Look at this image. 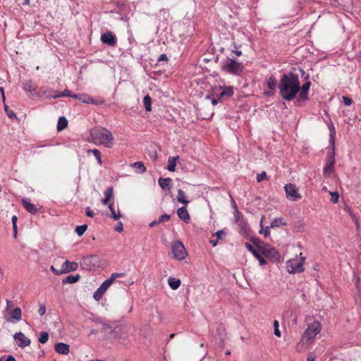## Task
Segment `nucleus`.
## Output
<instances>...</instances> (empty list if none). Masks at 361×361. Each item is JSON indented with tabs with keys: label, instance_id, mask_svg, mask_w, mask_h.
<instances>
[{
	"label": "nucleus",
	"instance_id": "f257e3e1",
	"mask_svg": "<svg viewBox=\"0 0 361 361\" xmlns=\"http://www.w3.org/2000/svg\"><path fill=\"white\" fill-rule=\"evenodd\" d=\"M300 89L299 78L297 75L289 73L283 74L279 81V90L281 97L286 101L293 100Z\"/></svg>",
	"mask_w": 361,
	"mask_h": 361
},
{
	"label": "nucleus",
	"instance_id": "f03ea898",
	"mask_svg": "<svg viewBox=\"0 0 361 361\" xmlns=\"http://www.w3.org/2000/svg\"><path fill=\"white\" fill-rule=\"evenodd\" d=\"M89 140L96 145H102L106 147H111L114 137L111 133L104 128H97L90 131Z\"/></svg>",
	"mask_w": 361,
	"mask_h": 361
},
{
	"label": "nucleus",
	"instance_id": "7ed1b4c3",
	"mask_svg": "<svg viewBox=\"0 0 361 361\" xmlns=\"http://www.w3.org/2000/svg\"><path fill=\"white\" fill-rule=\"evenodd\" d=\"M4 319L11 323H16L22 319V312L20 307L14 308V302L6 300V307L3 311Z\"/></svg>",
	"mask_w": 361,
	"mask_h": 361
},
{
	"label": "nucleus",
	"instance_id": "20e7f679",
	"mask_svg": "<svg viewBox=\"0 0 361 361\" xmlns=\"http://www.w3.org/2000/svg\"><path fill=\"white\" fill-rule=\"evenodd\" d=\"M221 69L228 73L239 75L243 71V66L242 63L228 58L221 63Z\"/></svg>",
	"mask_w": 361,
	"mask_h": 361
},
{
	"label": "nucleus",
	"instance_id": "39448f33",
	"mask_svg": "<svg viewBox=\"0 0 361 361\" xmlns=\"http://www.w3.org/2000/svg\"><path fill=\"white\" fill-rule=\"evenodd\" d=\"M322 329L321 323L318 321H314L310 324L302 334V338L307 343L310 344L315 338L316 336Z\"/></svg>",
	"mask_w": 361,
	"mask_h": 361
},
{
	"label": "nucleus",
	"instance_id": "423d86ee",
	"mask_svg": "<svg viewBox=\"0 0 361 361\" xmlns=\"http://www.w3.org/2000/svg\"><path fill=\"white\" fill-rule=\"evenodd\" d=\"M82 269L91 271L102 267L100 258L97 255H89L82 258L80 262Z\"/></svg>",
	"mask_w": 361,
	"mask_h": 361
},
{
	"label": "nucleus",
	"instance_id": "0eeeda50",
	"mask_svg": "<svg viewBox=\"0 0 361 361\" xmlns=\"http://www.w3.org/2000/svg\"><path fill=\"white\" fill-rule=\"evenodd\" d=\"M257 249L263 256L274 262H278L281 258V255L279 252L274 247L268 244L262 243V245H258Z\"/></svg>",
	"mask_w": 361,
	"mask_h": 361
},
{
	"label": "nucleus",
	"instance_id": "6e6552de",
	"mask_svg": "<svg viewBox=\"0 0 361 361\" xmlns=\"http://www.w3.org/2000/svg\"><path fill=\"white\" fill-rule=\"evenodd\" d=\"M129 328L126 325H117L112 331L114 338L123 344L128 343Z\"/></svg>",
	"mask_w": 361,
	"mask_h": 361
},
{
	"label": "nucleus",
	"instance_id": "1a4fd4ad",
	"mask_svg": "<svg viewBox=\"0 0 361 361\" xmlns=\"http://www.w3.org/2000/svg\"><path fill=\"white\" fill-rule=\"evenodd\" d=\"M305 257L290 259L287 262V269L289 273H301L304 271Z\"/></svg>",
	"mask_w": 361,
	"mask_h": 361
},
{
	"label": "nucleus",
	"instance_id": "9d476101",
	"mask_svg": "<svg viewBox=\"0 0 361 361\" xmlns=\"http://www.w3.org/2000/svg\"><path fill=\"white\" fill-rule=\"evenodd\" d=\"M171 250L173 257L178 260H183L188 255V252L184 245L179 240L175 241L172 243Z\"/></svg>",
	"mask_w": 361,
	"mask_h": 361
},
{
	"label": "nucleus",
	"instance_id": "9b49d317",
	"mask_svg": "<svg viewBox=\"0 0 361 361\" xmlns=\"http://www.w3.org/2000/svg\"><path fill=\"white\" fill-rule=\"evenodd\" d=\"M286 197L290 200L296 201L301 198L298 190L295 185L288 183L284 186Z\"/></svg>",
	"mask_w": 361,
	"mask_h": 361
},
{
	"label": "nucleus",
	"instance_id": "f8f14e48",
	"mask_svg": "<svg viewBox=\"0 0 361 361\" xmlns=\"http://www.w3.org/2000/svg\"><path fill=\"white\" fill-rule=\"evenodd\" d=\"M311 86V82L307 81L305 82L302 87H300V91L298 93V97H297V102L300 104H303L304 102L309 100L308 92Z\"/></svg>",
	"mask_w": 361,
	"mask_h": 361
},
{
	"label": "nucleus",
	"instance_id": "ddd939ff",
	"mask_svg": "<svg viewBox=\"0 0 361 361\" xmlns=\"http://www.w3.org/2000/svg\"><path fill=\"white\" fill-rule=\"evenodd\" d=\"M123 273H113L111 276L105 280L99 287V288L105 293L106 290L112 285L116 279L123 277Z\"/></svg>",
	"mask_w": 361,
	"mask_h": 361
},
{
	"label": "nucleus",
	"instance_id": "4468645a",
	"mask_svg": "<svg viewBox=\"0 0 361 361\" xmlns=\"http://www.w3.org/2000/svg\"><path fill=\"white\" fill-rule=\"evenodd\" d=\"M101 41L102 43L111 47H115L117 44L116 37L110 31H107L102 35Z\"/></svg>",
	"mask_w": 361,
	"mask_h": 361
},
{
	"label": "nucleus",
	"instance_id": "2eb2a0df",
	"mask_svg": "<svg viewBox=\"0 0 361 361\" xmlns=\"http://www.w3.org/2000/svg\"><path fill=\"white\" fill-rule=\"evenodd\" d=\"M14 339L17 342L18 345L22 348L29 346L31 343L30 340L22 332L15 334Z\"/></svg>",
	"mask_w": 361,
	"mask_h": 361
},
{
	"label": "nucleus",
	"instance_id": "dca6fc26",
	"mask_svg": "<svg viewBox=\"0 0 361 361\" xmlns=\"http://www.w3.org/2000/svg\"><path fill=\"white\" fill-rule=\"evenodd\" d=\"M235 219L236 224L240 228L241 232L247 233L249 230V226L243 217V215L238 210H236L235 213Z\"/></svg>",
	"mask_w": 361,
	"mask_h": 361
},
{
	"label": "nucleus",
	"instance_id": "f3484780",
	"mask_svg": "<svg viewBox=\"0 0 361 361\" xmlns=\"http://www.w3.org/2000/svg\"><path fill=\"white\" fill-rule=\"evenodd\" d=\"M78 268V264L75 262L66 260L62 264L63 274L74 271Z\"/></svg>",
	"mask_w": 361,
	"mask_h": 361
},
{
	"label": "nucleus",
	"instance_id": "a211bd4d",
	"mask_svg": "<svg viewBox=\"0 0 361 361\" xmlns=\"http://www.w3.org/2000/svg\"><path fill=\"white\" fill-rule=\"evenodd\" d=\"M21 202L23 207L27 212L32 214H35L37 213L38 209L36 205L32 204L27 199H22Z\"/></svg>",
	"mask_w": 361,
	"mask_h": 361
},
{
	"label": "nucleus",
	"instance_id": "6ab92c4d",
	"mask_svg": "<svg viewBox=\"0 0 361 361\" xmlns=\"http://www.w3.org/2000/svg\"><path fill=\"white\" fill-rule=\"evenodd\" d=\"M177 214L181 220L185 223H189L190 216L185 207L179 208L177 211Z\"/></svg>",
	"mask_w": 361,
	"mask_h": 361
},
{
	"label": "nucleus",
	"instance_id": "aec40b11",
	"mask_svg": "<svg viewBox=\"0 0 361 361\" xmlns=\"http://www.w3.org/2000/svg\"><path fill=\"white\" fill-rule=\"evenodd\" d=\"M54 350L59 354L68 355L69 353V345L64 343H58L55 345Z\"/></svg>",
	"mask_w": 361,
	"mask_h": 361
},
{
	"label": "nucleus",
	"instance_id": "412c9836",
	"mask_svg": "<svg viewBox=\"0 0 361 361\" xmlns=\"http://www.w3.org/2000/svg\"><path fill=\"white\" fill-rule=\"evenodd\" d=\"M73 98L77 99L81 101L82 102L86 103V104H90V103L96 104L94 100L93 99H92L87 94H73Z\"/></svg>",
	"mask_w": 361,
	"mask_h": 361
},
{
	"label": "nucleus",
	"instance_id": "4be33fe9",
	"mask_svg": "<svg viewBox=\"0 0 361 361\" xmlns=\"http://www.w3.org/2000/svg\"><path fill=\"white\" fill-rule=\"evenodd\" d=\"M172 180L170 178H159L158 183L159 186L164 190L169 191L171 188V183Z\"/></svg>",
	"mask_w": 361,
	"mask_h": 361
},
{
	"label": "nucleus",
	"instance_id": "5701e85b",
	"mask_svg": "<svg viewBox=\"0 0 361 361\" xmlns=\"http://www.w3.org/2000/svg\"><path fill=\"white\" fill-rule=\"evenodd\" d=\"M80 279V275L76 274L75 276L73 275H68L66 278H64L62 280V282L63 284H68V283H74L78 281Z\"/></svg>",
	"mask_w": 361,
	"mask_h": 361
},
{
	"label": "nucleus",
	"instance_id": "b1692460",
	"mask_svg": "<svg viewBox=\"0 0 361 361\" xmlns=\"http://www.w3.org/2000/svg\"><path fill=\"white\" fill-rule=\"evenodd\" d=\"M168 283H169V285L171 287V288H172L173 290L178 289L181 283L180 279H176L173 277H170L168 279Z\"/></svg>",
	"mask_w": 361,
	"mask_h": 361
},
{
	"label": "nucleus",
	"instance_id": "393cba45",
	"mask_svg": "<svg viewBox=\"0 0 361 361\" xmlns=\"http://www.w3.org/2000/svg\"><path fill=\"white\" fill-rule=\"evenodd\" d=\"M234 92L232 87H227L224 90H221L219 94V99H221L224 97H230L233 96Z\"/></svg>",
	"mask_w": 361,
	"mask_h": 361
},
{
	"label": "nucleus",
	"instance_id": "a878e982",
	"mask_svg": "<svg viewBox=\"0 0 361 361\" xmlns=\"http://www.w3.org/2000/svg\"><path fill=\"white\" fill-rule=\"evenodd\" d=\"M113 191H114V189L112 187H109L105 190V192H104L105 197L102 200L103 204L106 205L109 203L110 199L113 197Z\"/></svg>",
	"mask_w": 361,
	"mask_h": 361
},
{
	"label": "nucleus",
	"instance_id": "bb28decb",
	"mask_svg": "<svg viewBox=\"0 0 361 361\" xmlns=\"http://www.w3.org/2000/svg\"><path fill=\"white\" fill-rule=\"evenodd\" d=\"M266 83L269 90H276V85H277V80L274 76L271 75L268 79H267Z\"/></svg>",
	"mask_w": 361,
	"mask_h": 361
},
{
	"label": "nucleus",
	"instance_id": "cd10ccee",
	"mask_svg": "<svg viewBox=\"0 0 361 361\" xmlns=\"http://www.w3.org/2000/svg\"><path fill=\"white\" fill-rule=\"evenodd\" d=\"M179 158L178 156H177L176 157H170L168 159V166H167V169L169 171H175V169H176V160Z\"/></svg>",
	"mask_w": 361,
	"mask_h": 361
},
{
	"label": "nucleus",
	"instance_id": "c85d7f7f",
	"mask_svg": "<svg viewBox=\"0 0 361 361\" xmlns=\"http://www.w3.org/2000/svg\"><path fill=\"white\" fill-rule=\"evenodd\" d=\"M37 85L35 82L32 81H27L24 84V90L30 92H34L36 91Z\"/></svg>",
	"mask_w": 361,
	"mask_h": 361
},
{
	"label": "nucleus",
	"instance_id": "c756f323",
	"mask_svg": "<svg viewBox=\"0 0 361 361\" xmlns=\"http://www.w3.org/2000/svg\"><path fill=\"white\" fill-rule=\"evenodd\" d=\"M177 200L178 202L184 204H187L189 202L186 199L185 193L181 189L178 190Z\"/></svg>",
	"mask_w": 361,
	"mask_h": 361
},
{
	"label": "nucleus",
	"instance_id": "7c9ffc66",
	"mask_svg": "<svg viewBox=\"0 0 361 361\" xmlns=\"http://www.w3.org/2000/svg\"><path fill=\"white\" fill-rule=\"evenodd\" d=\"M68 126V121L65 117H60L57 123V129L59 131L63 130Z\"/></svg>",
	"mask_w": 361,
	"mask_h": 361
},
{
	"label": "nucleus",
	"instance_id": "2f4dec72",
	"mask_svg": "<svg viewBox=\"0 0 361 361\" xmlns=\"http://www.w3.org/2000/svg\"><path fill=\"white\" fill-rule=\"evenodd\" d=\"M310 344L307 343L305 341H303L302 338L300 341L296 345V350L298 352H302L306 350L309 347Z\"/></svg>",
	"mask_w": 361,
	"mask_h": 361
},
{
	"label": "nucleus",
	"instance_id": "473e14b6",
	"mask_svg": "<svg viewBox=\"0 0 361 361\" xmlns=\"http://www.w3.org/2000/svg\"><path fill=\"white\" fill-rule=\"evenodd\" d=\"M143 104L147 111L152 110V99L149 95L145 96L143 99Z\"/></svg>",
	"mask_w": 361,
	"mask_h": 361
},
{
	"label": "nucleus",
	"instance_id": "72a5a7b5",
	"mask_svg": "<svg viewBox=\"0 0 361 361\" xmlns=\"http://www.w3.org/2000/svg\"><path fill=\"white\" fill-rule=\"evenodd\" d=\"M133 166L135 169L136 171L140 173H142L146 171V167L141 161L135 162Z\"/></svg>",
	"mask_w": 361,
	"mask_h": 361
},
{
	"label": "nucleus",
	"instance_id": "f704fd0d",
	"mask_svg": "<svg viewBox=\"0 0 361 361\" xmlns=\"http://www.w3.org/2000/svg\"><path fill=\"white\" fill-rule=\"evenodd\" d=\"M286 223L283 221V219L282 218H276L271 221L269 227L275 228V227H279L281 225H286Z\"/></svg>",
	"mask_w": 361,
	"mask_h": 361
},
{
	"label": "nucleus",
	"instance_id": "c9c22d12",
	"mask_svg": "<svg viewBox=\"0 0 361 361\" xmlns=\"http://www.w3.org/2000/svg\"><path fill=\"white\" fill-rule=\"evenodd\" d=\"M109 208L111 211V217L115 220H118L121 217L120 212H118V213L116 212L113 204H109Z\"/></svg>",
	"mask_w": 361,
	"mask_h": 361
},
{
	"label": "nucleus",
	"instance_id": "e433bc0d",
	"mask_svg": "<svg viewBox=\"0 0 361 361\" xmlns=\"http://www.w3.org/2000/svg\"><path fill=\"white\" fill-rule=\"evenodd\" d=\"M87 228V226L86 224L82 225V226H78L75 228V232L79 236H82L84 233L86 231Z\"/></svg>",
	"mask_w": 361,
	"mask_h": 361
},
{
	"label": "nucleus",
	"instance_id": "4c0bfd02",
	"mask_svg": "<svg viewBox=\"0 0 361 361\" xmlns=\"http://www.w3.org/2000/svg\"><path fill=\"white\" fill-rule=\"evenodd\" d=\"M73 94L71 93V92L70 90H64L63 92L58 94H55V95H53L52 97L54 98H57V97H73Z\"/></svg>",
	"mask_w": 361,
	"mask_h": 361
},
{
	"label": "nucleus",
	"instance_id": "58836bf2",
	"mask_svg": "<svg viewBox=\"0 0 361 361\" xmlns=\"http://www.w3.org/2000/svg\"><path fill=\"white\" fill-rule=\"evenodd\" d=\"M48 338H49L48 333L43 331L40 334V336L39 338V342L41 343H45L47 342Z\"/></svg>",
	"mask_w": 361,
	"mask_h": 361
},
{
	"label": "nucleus",
	"instance_id": "ea45409f",
	"mask_svg": "<svg viewBox=\"0 0 361 361\" xmlns=\"http://www.w3.org/2000/svg\"><path fill=\"white\" fill-rule=\"evenodd\" d=\"M104 293L98 288L97 290L94 293L93 298L95 300L99 301L102 298Z\"/></svg>",
	"mask_w": 361,
	"mask_h": 361
},
{
	"label": "nucleus",
	"instance_id": "a19ab883",
	"mask_svg": "<svg viewBox=\"0 0 361 361\" xmlns=\"http://www.w3.org/2000/svg\"><path fill=\"white\" fill-rule=\"evenodd\" d=\"M334 165H330V164H326L325 167L324 168V175L330 174L334 172Z\"/></svg>",
	"mask_w": 361,
	"mask_h": 361
},
{
	"label": "nucleus",
	"instance_id": "79ce46f5",
	"mask_svg": "<svg viewBox=\"0 0 361 361\" xmlns=\"http://www.w3.org/2000/svg\"><path fill=\"white\" fill-rule=\"evenodd\" d=\"M91 152L93 154V155L95 157V158L97 159L98 163L99 164H102V158H101L100 152L97 149H94Z\"/></svg>",
	"mask_w": 361,
	"mask_h": 361
},
{
	"label": "nucleus",
	"instance_id": "37998d69",
	"mask_svg": "<svg viewBox=\"0 0 361 361\" xmlns=\"http://www.w3.org/2000/svg\"><path fill=\"white\" fill-rule=\"evenodd\" d=\"M279 324L277 320H274V334L278 336L281 337V331H279Z\"/></svg>",
	"mask_w": 361,
	"mask_h": 361
},
{
	"label": "nucleus",
	"instance_id": "c03bdc74",
	"mask_svg": "<svg viewBox=\"0 0 361 361\" xmlns=\"http://www.w3.org/2000/svg\"><path fill=\"white\" fill-rule=\"evenodd\" d=\"M330 195H331V202L334 204H336L338 202L339 195L338 192H329Z\"/></svg>",
	"mask_w": 361,
	"mask_h": 361
},
{
	"label": "nucleus",
	"instance_id": "a18cd8bd",
	"mask_svg": "<svg viewBox=\"0 0 361 361\" xmlns=\"http://www.w3.org/2000/svg\"><path fill=\"white\" fill-rule=\"evenodd\" d=\"M170 218H171L170 215L163 214L159 216V218L158 219V222H159V224L163 223V222H166V221H169Z\"/></svg>",
	"mask_w": 361,
	"mask_h": 361
},
{
	"label": "nucleus",
	"instance_id": "49530a36",
	"mask_svg": "<svg viewBox=\"0 0 361 361\" xmlns=\"http://www.w3.org/2000/svg\"><path fill=\"white\" fill-rule=\"evenodd\" d=\"M267 178V173L265 171L262 172L261 173L257 174V182H262L264 179Z\"/></svg>",
	"mask_w": 361,
	"mask_h": 361
},
{
	"label": "nucleus",
	"instance_id": "de8ad7c7",
	"mask_svg": "<svg viewBox=\"0 0 361 361\" xmlns=\"http://www.w3.org/2000/svg\"><path fill=\"white\" fill-rule=\"evenodd\" d=\"M4 109H5V111L6 113L7 116L10 118L16 117L15 113L12 110H10L7 106H4Z\"/></svg>",
	"mask_w": 361,
	"mask_h": 361
},
{
	"label": "nucleus",
	"instance_id": "09e8293b",
	"mask_svg": "<svg viewBox=\"0 0 361 361\" xmlns=\"http://www.w3.org/2000/svg\"><path fill=\"white\" fill-rule=\"evenodd\" d=\"M335 159H334V152L327 156V164H330V165H334Z\"/></svg>",
	"mask_w": 361,
	"mask_h": 361
},
{
	"label": "nucleus",
	"instance_id": "8fccbe9b",
	"mask_svg": "<svg viewBox=\"0 0 361 361\" xmlns=\"http://www.w3.org/2000/svg\"><path fill=\"white\" fill-rule=\"evenodd\" d=\"M50 269L56 275H60V274H63L62 267H61L60 269H56L54 266H51Z\"/></svg>",
	"mask_w": 361,
	"mask_h": 361
},
{
	"label": "nucleus",
	"instance_id": "3c124183",
	"mask_svg": "<svg viewBox=\"0 0 361 361\" xmlns=\"http://www.w3.org/2000/svg\"><path fill=\"white\" fill-rule=\"evenodd\" d=\"M46 312V306L44 304H40L38 310V313L40 316H43Z\"/></svg>",
	"mask_w": 361,
	"mask_h": 361
},
{
	"label": "nucleus",
	"instance_id": "603ef678",
	"mask_svg": "<svg viewBox=\"0 0 361 361\" xmlns=\"http://www.w3.org/2000/svg\"><path fill=\"white\" fill-rule=\"evenodd\" d=\"M343 102L345 106H350L353 103V100L348 97L343 96Z\"/></svg>",
	"mask_w": 361,
	"mask_h": 361
},
{
	"label": "nucleus",
	"instance_id": "864d4df0",
	"mask_svg": "<svg viewBox=\"0 0 361 361\" xmlns=\"http://www.w3.org/2000/svg\"><path fill=\"white\" fill-rule=\"evenodd\" d=\"M214 235L216 236L217 240H219V239H222V238L226 235V233L224 231L220 230V231H218L214 234Z\"/></svg>",
	"mask_w": 361,
	"mask_h": 361
},
{
	"label": "nucleus",
	"instance_id": "5fc2aeb1",
	"mask_svg": "<svg viewBox=\"0 0 361 361\" xmlns=\"http://www.w3.org/2000/svg\"><path fill=\"white\" fill-rule=\"evenodd\" d=\"M12 224H13V230L15 231V232L16 233L17 231V225H16V222H17V216H13L12 217Z\"/></svg>",
	"mask_w": 361,
	"mask_h": 361
},
{
	"label": "nucleus",
	"instance_id": "6e6d98bb",
	"mask_svg": "<svg viewBox=\"0 0 361 361\" xmlns=\"http://www.w3.org/2000/svg\"><path fill=\"white\" fill-rule=\"evenodd\" d=\"M115 230L119 233L122 232L123 230V224L121 222H118L115 228Z\"/></svg>",
	"mask_w": 361,
	"mask_h": 361
},
{
	"label": "nucleus",
	"instance_id": "4d7b16f0",
	"mask_svg": "<svg viewBox=\"0 0 361 361\" xmlns=\"http://www.w3.org/2000/svg\"><path fill=\"white\" fill-rule=\"evenodd\" d=\"M86 215L89 217H93L94 215V212L89 207L86 208Z\"/></svg>",
	"mask_w": 361,
	"mask_h": 361
},
{
	"label": "nucleus",
	"instance_id": "13d9d810",
	"mask_svg": "<svg viewBox=\"0 0 361 361\" xmlns=\"http://www.w3.org/2000/svg\"><path fill=\"white\" fill-rule=\"evenodd\" d=\"M252 255L257 259L259 258L262 255V253L258 250L257 248L254 250V252H251Z\"/></svg>",
	"mask_w": 361,
	"mask_h": 361
},
{
	"label": "nucleus",
	"instance_id": "bf43d9fd",
	"mask_svg": "<svg viewBox=\"0 0 361 361\" xmlns=\"http://www.w3.org/2000/svg\"><path fill=\"white\" fill-rule=\"evenodd\" d=\"M0 361H16V359L13 356L9 355L6 358H1Z\"/></svg>",
	"mask_w": 361,
	"mask_h": 361
},
{
	"label": "nucleus",
	"instance_id": "052dcab7",
	"mask_svg": "<svg viewBox=\"0 0 361 361\" xmlns=\"http://www.w3.org/2000/svg\"><path fill=\"white\" fill-rule=\"evenodd\" d=\"M168 60V58L166 56V54H161L159 56V57L158 58V61L160 62L161 61H167Z\"/></svg>",
	"mask_w": 361,
	"mask_h": 361
},
{
	"label": "nucleus",
	"instance_id": "680f3d73",
	"mask_svg": "<svg viewBox=\"0 0 361 361\" xmlns=\"http://www.w3.org/2000/svg\"><path fill=\"white\" fill-rule=\"evenodd\" d=\"M257 259L259 260L260 265H265L267 264V261L262 257V255L257 258Z\"/></svg>",
	"mask_w": 361,
	"mask_h": 361
},
{
	"label": "nucleus",
	"instance_id": "e2e57ef3",
	"mask_svg": "<svg viewBox=\"0 0 361 361\" xmlns=\"http://www.w3.org/2000/svg\"><path fill=\"white\" fill-rule=\"evenodd\" d=\"M252 242L257 247L258 245H262L263 243L261 242L258 238H254Z\"/></svg>",
	"mask_w": 361,
	"mask_h": 361
},
{
	"label": "nucleus",
	"instance_id": "0e129e2a",
	"mask_svg": "<svg viewBox=\"0 0 361 361\" xmlns=\"http://www.w3.org/2000/svg\"><path fill=\"white\" fill-rule=\"evenodd\" d=\"M245 247H246V248H247L249 251H250V252H254L255 248H254V247H253V246H252V245H250V243H245Z\"/></svg>",
	"mask_w": 361,
	"mask_h": 361
},
{
	"label": "nucleus",
	"instance_id": "69168bd1",
	"mask_svg": "<svg viewBox=\"0 0 361 361\" xmlns=\"http://www.w3.org/2000/svg\"><path fill=\"white\" fill-rule=\"evenodd\" d=\"M315 356L312 353H310L307 357V361H314Z\"/></svg>",
	"mask_w": 361,
	"mask_h": 361
},
{
	"label": "nucleus",
	"instance_id": "338daca9",
	"mask_svg": "<svg viewBox=\"0 0 361 361\" xmlns=\"http://www.w3.org/2000/svg\"><path fill=\"white\" fill-rule=\"evenodd\" d=\"M269 228H270L269 226H267V227L264 229V231H263L264 235V236H265V237H267V236H268V235H269V234H270Z\"/></svg>",
	"mask_w": 361,
	"mask_h": 361
},
{
	"label": "nucleus",
	"instance_id": "774afa93",
	"mask_svg": "<svg viewBox=\"0 0 361 361\" xmlns=\"http://www.w3.org/2000/svg\"><path fill=\"white\" fill-rule=\"evenodd\" d=\"M274 90H269V91H264V94H266L267 96H273L274 95Z\"/></svg>",
	"mask_w": 361,
	"mask_h": 361
}]
</instances>
